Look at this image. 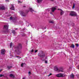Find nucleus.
Wrapping results in <instances>:
<instances>
[{
	"label": "nucleus",
	"mask_w": 79,
	"mask_h": 79,
	"mask_svg": "<svg viewBox=\"0 0 79 79\" xmlns=\"http://www.w3.org/2000/svg\"><path fill=\"white\" fill-rule=\"evenodd\" d=\"M22 48V45L21 44H19L18 46L17 47H15L14 49L15 52H18V53H21V51L20 50V49Z\"/></svg>",
	"instance_id": "obj_1"
},
{
	"label": "nucleus",
	"mask_w": 79,
	"mask_h": 79,
	"mask_svg": "<svg viewBox=\"0 0 79 79\" xmlns=\"http://www.w3.org/2000/svg\"><path fill=\"white\" fill-rule=\"evenodd\" d=\"M38 56L40 58H44L45 56V54L43 52H41L40 53H39Z\"/></svg>",
	"instance_id": "obj_2"
},
{
	"label": "nucleus",
	"mask_w": 79,
	"mask_h": 79,
	"mask_svg": "<svg viewBox=\"0 0 79 79\" xmlns=\"http://www.w3.org/2000/svg\"><path fill=\"white\" fill-rule=\"evenodd\" d=\"M3 29L4 31H5L8 32V26L6 25H4Z\"/></svg>",
	"instance_id": "obj_3"
},
{
	"label": "nucleus",
	"mask_w": 79,
	"mask_h": 79,
	"mask_svg": "<svg viewBox=\"0 0 79 79\" xmlns=\"http://www.w3.org/2000/svg\"><path fill=\"white\" fill-rule=\"evenodd\" d=\"M69 15L71 16H76L77 14L74 11H71Z\"/></svg>",
	"instance_id": "obj_4"
},
{
	"label": "nucleus",
	"mask_w": 79,
	"mask_h": 79,
	"mask_svg": "<svg viewBox=\"0 0 79 79\" xmlns=\"http://www.w3.org/2000/svg\"><path fill=\"white\" fill-rule=\"evenodd\" d=\"M54 70L56 71H57V72L59 71V69H58V65H56L54 67Z\"/></svg>",
	"instance_id": "obj_5"
},
{
	"label": "nucleus",
	"mask_w": 79,
	"mask_h": 79,
	"mask_svg": "<svg viewBox=\"0 0 79 79\" xmlns=\"http://www.w3.org/2000/svg\"><path fill=\"white\" fill-rule=\"evenodd\" d=\"M66 75L64 74V73H60V77H64L65 76H66Z\"/></svg>",
	"instance_id": "obj_6"
},
{
	"label": "nucleus",
	"mask_w": 79,
	"mask_h": 79,
	"mask_svg": "<svg viewBox=\"0 0 79 79\" xmlns=\"http://www.w3.org/2000/svg\"><path fill=\"white\" fill-rule=\"evenodd\" d=\"M5 52H6V51H5V49H3L1 50V54L2 55H4Z\"/></svg>",
	"instance_id": "obj_7"
},
{
	"label": "nucleus",
	"mask_w": 79,
	"mask_h": 79,
	"mask_svg": "<svg viewBox=\"0 0 79 79\" xmlns=\"http://www.w3.org/2000/svg\"><path fill=\"white\" fill-rule=\"evenodd\" d=\"M19 13L22 16H24V13L23 11H20Z\"/></svg>",
	"instance_id": "obj_8"
},
{
	"label": "nucleus",
	"mask_w": 79,
	"mask_h": 79,
	"mask_svg": "<svg viewBox=\"0 0 79 79\" xmlns=\"http://www.w3.org/2000/svg\"><path fill=\"white\" fill-rule=\"evenodd\" d=\"M56 7H52L51 9V10L52 11V12H54V11L56 10Z\"/></svg>",
	"instance_id": "obj_9"
},
{
	"label": "nucleus",
	"mask_w": 79,
	"mask_h": 79,
	"mask_svg": "<svg viewBox=\"0 0 79 79\" xmlns=\"http://www.w3.org/2000/svg\"><path fill=\"white\" fill-rule=\"evenodd\" d=\"M60 72H64L63 71V67H60Z\"/></svg>",
	"instance_id": "obj_10"
},
{
	"label": "nucleus",
	"mask_w": 79,
	"mask_h": 79,
	"mask_svg": "<svg viewBox=\"0 0 79 79\" xmlns=\"http://www.w3.org/2000/svg\"><path fill=\"white\" fill-rule=\"evenodd\" d=\"M60 15H62L64 14V11L60 9Z\"/></svg>",
	"instance_id": "obj_11"
},
{
	"label": "nucleus",
	"mask_w": 79,
	"mask_h": 79,
	"mask_svg": "<svg viewBox=\"0 0 79 79\" xmlns=\"http://www.w3.org/2000/svg\"><path fill=\"white\" fill-rule=\"evenodd\" d=\"M0 10H5V7L3 6H2L0 7Z\"/></svg>",
	"instance_id": "obj_12"
},
{
	"label": "nucleus",
	"mask_w": 79,
	"mask_h": 79,
	"mask_svg": "<svg viewBox=\"0 0 79 79\" xmlns=\"http://www.w3.org/2000/svg\"><path fill=\"white\" fill-rule=\"evenodd\" d=\"M11 7H10V9L12 10H14L15 9H14V6H13V5H11Z\"/></svg>",
	"instance_id": "obj_13"
},
{
	"label": "nucleus",
	"mask_w": 79,
	"mask_h": 79,
	"mask_svg": "<svg viewBox=\"0 0 79 79\" xmlns=\"http://www.w3.org/2000/svg\"><path fill=\"white\" fill-rule=\"evenodd\" d=\"M10 19L11 20V19H13V20H15V19H16V18H15V19L14 18H12V17L10 18Z\"/></svg>",
	"instance_id": "obj_14"
},
{
	"label": "nucleus",
	"mask_w": 79,
	"mask_h": 79,
	"mask_svg": "<svg viewBox=\"0 0 79 79\" xmlns=\"http://www.w3.org/2000/svg\"><path fill=\"white\" fill-rule=\"evenodd\" d=\"M12 32L14 35H15L16 34V31L14 30H13L12 31Z\"/></svg>",
	"instance_id": "obj_15"
},
{
	"label": "nucleus",
	"mask_w": 79,
	"mask_h": 79,
	"mask_svg": "<svg viewBox=\"0 0 79 79\" xmlns=\"http://www.w3.org/2000/svg\"><path fill=\"white\" fill-rule=\"evenodd\" d=\"M10 77H12V78H15V76L13 75L12 74H10Z\"/></svg>",
	"instance_id": "obj_16"
},
{
	"label": "nucleus",
	"mask_w": 79,
	"mask_h": 79,
	"mask_svg": "<svg viewBox=\"0 0 79 79\" xmlns=\"http://www.w3.org/2000/svg\"><path fill=\"white\" fill-rule=\"evenodd\" d=\"M70 47H72V48H75V45L73 44H72V45L70 46Z\"/></svg>",
	"instance_id": "obj_17"
},
{
	"label": "nucleus",
	"mask_w": 79,
	"mask_h": 79,
	"mask_svg": "<svg viewBox=\"0 0 79 79\" xmlns=\"http://www.w3.org/2000/svg\"><path fill=\"white\" fill-rule=\"evenodd\" d=\"M74 75H73V73L70 76V77L71 78H74Z\"/></svg>",
	"instance_id": "obj_18"
},
{
	"label": "nucleus",
	"mask_w": 79,
	"mask_h": 79,
	"mask_svg": "<svg viewBox=\"0 0 79 79\" xmlns=\"http://www.w3.org/2000/svg\"><path fill=\"white\" fill-rule=\"evenodd\" d=\"M29 9L31 12H32V11H34V10L32 8H29Z\"/></svg>",
	"instance_id": "obj_19"
},
{
	"label": "nucleus",
	"mask_w": 79,
	"mask_h": 79,
	"mask_svg": "<svg viewBox=\"0 0 79 79\" xmlns=\"http://www.w3.org/2000/svg\"><path fill=\"white\" fill-rule=\"evenodd\" d=\"M42 0H37L38 3H40L42 2Z\"/></svg>",
	"instance_id": "obj_20"
},
{
	"label": "nucleus",
	"mask_w": 79,
	"mask_h": 79,
	"mask_svg": "<svg viewBox=\"0 0 79 79\" xmlns=\"http://www.w3.org/2000/svg\"><path fill=\"white\" fill-rule=\"evenodd\" d=\"M76 5V4H74V3H73V7H72L73 9H74V8H75V6Z\"/></svg>",
	"instance_id": "obj_21"
},
{
	"label": "nucleus",
	"mask_w": 79,
	"mask_h": 79,
	"mask_svg": "<svg viewBox=\"0 0 79 79\" xmlns=\"http://www.w3.org/2000/svg\"><path fill=\"white\" fill-rule=\"evenodd\" d=\"M56 77H60V74H56Z\"/></svg>",
	"instance_id": "obj_22"
},
{
	"label": "nucleus",
	"mask_w": 79,
	"mask_h": 79,
	"mask_svg": "<svg viewBox=\"0 0 79 79\" xmlns=\"http://www.w3.org/2000/svg\"><path fill=\"white\" fill-rule=\"evenodd\" d=\"M12 45H13V43H11L10 44V48H11V47H12Z\"/></svg>",
	"instance_id": "obj_23"
},
{
	"label": "nucleus",
	"mask_w": 79,
	"mask_h": 79,
	"mask_svg": "<svg viewBox=\"0 0 79 79\" xmlns=\"http://www.w3.org/2000/svg\"><path fill=\"white\" fill-rule=\"evenodd\" d=\"M49 23H53V21L50 20L49 21Z\"/></svg>",
	"instance_id": "obj_24"
},
{
	"label": "nucleus",
	"mask_w": 79,
	"mask_h": 79,
	"mask_svg": "<svg viewBox=\"0 0 79 79\" xmlns=\"http://www.w3.org/2000/svg\"><path fill=\"white\" fill-rule=\"evenodd\" d=\"M12 67L11 66H8L7 68H8V69H10V68H11Z\"/></svg>",
	"instance_id": "obj_25"
},
{
	"label": "nucleus",
	"mask_w": 79,
	"mask_h": 79,
	"mask_svg": "<svg viewBox=\"0 0 79 79\" xmlns=\"http://www.w3.org/2000/svg\"><path fill=\"white\" fill-rule=\"evenodd\" d=\"M45 63H48V60H45Z\"/></svg>",
	"instance_id": "obj_26"
},
{
	"label": "nucleus",
	"mask_w": 79,
	"mask_h": 79,
	"mask_svg": "<svg viewBox=\"0 0 79 79\" xmlns=\"http://www.w3.org/2000/svg\"><path fill=\"white\" fill-rule=\"evenodd\" d=\"M52 75V74L50 73V74H49V75H48V77H49V76H51V75Z\"/></svg>",
	"instance_id": "obj_27"
},
{
	"label": "nucleus",
	"mask_w": 79,
	"mask_h": 79,
	"mask_svg": "<svg viewBox=\"0 0 79 79\" xmlns=\"http://www.w3.org/2000/svg\"><path fill=\"white\" fill-rule=\"evenodd\" d=\"M23 65H24V64L23 63H22L21 64V66L22 67H23Z\"/></svg>",
	"instance_id": "obj_28"
},
{
	"label": "nucleus",
	"mask_w": 79,
	"mask_h": 79,
	"mask_svg": "<svg viewBox=\"0 0 79 79\" xmlns=\"http://www.w3.org/2000/svg\"><path fill=\"white\" fill-rule=\"evenodd\" d=\"M3 76H4V75L1 74L0 75V77H3Z\"/></svg>",
	"instance_id": "obj_29"
},
{
	"label": "nucleus",
	"mask_w": 79,
	"mask_h": 79,
	"mask_svg": "<svg viewBox=\"0 0 79 79\" xmlns=\"http://www.w3.org/2000/svg\"><path fill=\"white\" fill-rule=\"evenodd\" d=\"M22 36H26V34H23L22 35Z\"/></svg>",
	"instance_id": "obj_30"
},
{
	"label": "nucleus",
	"mask_w": 79,
	"mask_h": 79,
	"mask_svg": "<svg viewBox=\"0 0 79 79\" xmlns=\"http://www.w3.org/2000/svg\"><path fill=\"white\" fill-rule=\"evenodd\" d=\"M18 3H22V2H21L20 1H18Z\"/></svg>",
	"instance_id": "obj_31"
},
{
	"label": "nucleus",
	"mask_w": 79,
	"mask_h": 79,
	"mask_svg": "<svg viewBox=\"0 0 79 79\" xmlns=\"http://www.w3.org/2000/svg\"><path fill=\"white\" fill-rule=\"evenodd\" d=\"M47 11H50L51 10V9H48L47 10Z\"/></svg>",
	"instance_id": "obj_32"
},
{
	"label": "nucleus",
	"mask_w": 79,
	"mask_h": 79,
	"mask_svg": "<svg viewBox=\"0 0 79 79\" xmlns=\"http://www.w3.org/2000/svg\"><path fill=\"white\" fill-rule=\"evenodd\" d=\"M76 45L77 47H78V46H79V44H77Z\"/></svg>",
	"instance_id": "obj_33"
},
{
	"label": "nucleus",
	"mask_w": 79,
	"mask_h": 79,
	"mask_svg": "<svg viewBox=\"0 0 79 79\" xmlns=\"http://www.w3.org/2000/svg\"><path fill=\"white\" fill-rule=\"evenodd\" d=\"M38 51V50H36L35 51V53H37V52Z\"/></svg>",
	"instance_id": "obj_34"
},
{
	"label": "nucleus",
	"mask_w": 79,
	"mask_h": 79,
	"mask_svg": "<svg viewBox=\"0 0 79 79\" xmlns=\"http://www.w3.org/2000/svg\"><path fill=\"white\" fill-rule=\"evenodd\" d=\"M6 2H9V0H6Z\"/></svg>",
	"instance_id": "obj_35"
},
{
	"label": "nucleus",
	"mask_w": 79,
	"mask_h": 79,
	"mask_svg": "<svg viewBox=\"0 0 79 79\" xmlns=\"http://www.w3.org/2000/svg\"><path fill=\"white\" fill-rule=\"evenodd\" d=\"M31 52H34V50H32L31 51Z\"/></svg>",
	"instance_id": "obj_36"
},
{
	"label": "nucleus",
	"mask_w": 79,
	"mask_h": 79,
	"mask_svg": "<svg viewBox=\"0 0 79 79\" xmlns=\"http://www.w3.org/2000/svg\"><path fill=\"white\" fill-rule=\"evenodd\" d=\"M47 58H48V57H46L45 59H47Z\"/></svg>",
	"instance_id": "obj_37"
},
{
	"label": "nucleus",
	"mask_w": 79,
	"mask_h": 79,
	"mask_svg": "<svg viewBox=\"0 0 79 79\" xmlns=\"http://www.w3.org/2000/svg\"><path fill=\"white\" fill-rule=\"evenodd\" d=\"M28 73L29 74H31V72H28Z\"/></svg>",
	"instance_id": "obj_38"
},
{
	"label": "nucleus",
	"mask_w": 79,
	"mask_h": 79,
	"mask_svg": "<svg viewBox=\"0 0 79 79\" xmlns=\"http://www.w3.org/2000/svg\"><path fill=\"white\" fill-rule=\"evenodd\" d=\"M30 25L31 27H32V26H33V25Z\"/></svg>",
	"instance_id": "obj_39"
},
{
	"label": "nucleus",
	"mask_w": 79,
	"mask_h": 79,
	"mask_svg": "<svg viewBox=\"0 0 79 79\" xmlns=\"http://www.w3.org/2000/svg\"><path fill=\"white\" fill-rule=\"evenodd\" d=\"M78 69H79V65H78Z\"/></svg>",
	"instance_id": "obj_40"
},
{
	"label": "nucleus",
	"mask_w": 79,
	"mask_h": 79,
	"mask_svg": "<svg viewBox=\"0 0 79 79\" xmlns=\"http://www.w3.org/2000/svg\"><path fill=\"white\" fill-rule=\"evenodd\" d=\"M2 70H1V69L0 70V72H1V71H2Z\"/></svg>",
	"instance_id": "obj_41"
},
{
	"label": "nucleus",
	"mask_w": 79,
	"mask_h": 79,
	"mask_svg": "<svg viewBox=\"0 0 79 79\" xmlns=\"http://www.w3.org/2000/svg\"><path fill=\"white\" fill-rule=\"evenodd\" d=\"M23 79H26V78L25 77H24L23 78Z\"/></svg>",
	"instance_id": "obj_42"
},
{
	"label": "nucleus",
	"mask_w": 79,
	"mask_h": 79,
	"mask_svg": "<svg viewBox=\"0 0 79 79\" xmlns=\"http://www.w3.org/2000/svg\"><path fill=\"white\" fill-rule=\"evenodd\" d=\"M53 0H50L51 1H53Z\"/></svg>",
	"instance_id": "obj_43"
},
{
	"label": "nucleus",
	"mask_w": 79,
	"mask_h": 79,
	"mask_svg": "<svg viewBox=\"0 0 79 79\" xmlns=\"http://www.w3.org/2000/svg\"><path fill=\"white\" fill-rule=\"evenodd\" d=\"M17 29H18L17 28L15 29V30H17Z\"/></svg>",
	"instance_id": "obj_44"
},
{
	"label": "nucleus",
	"mask_w": 79,
	"mask_h": 79,
	"mask_svg": "<svg viewBox=\"0 0 79 79\" xmlns=\"http://www.w3.org/2000/svg\"><path fill=\"white\" fill-rule=\"evenodd\" d=\"M46 29V27L44 28V29Z\"/></svg>",
	"instance_id": "obj_45"
},
{
	"label": "nucleus",
	"mask_w": 79,
	"mask_h": 79,
	"mask_svg": "<svg viewBox=\"0 0 79 79\" xmlns=\"http://www.w3.org/2000/svg\"><path fill=\"white\" fill-rule=\"evenodd\" d=\"M57 47H58V48L59 47V46H57Z\"/></svg>",
	"instance_id": "obj_46"
},
{
	"label": "nucleus",
	"mask_w": 79,
	"mask_h": 79,
	"mask_svg": "<svg viewBox=\"0 0 79 79\" xmlns=\"http://www.w3.org/2000/svg\"><path fill=\"white\" fill-rule=\"evenodd\" d=\"M17 57H19V56H17Z\"/></svg>",
	"instance_id": "obj_47"
},
{
	"label": "nucleus",
	"mask_w": 79,
	"mask_h": 79,
	"mask_svg": "<svg viewBox=\"0 0 79 79\" xmlns=\"http://www.w3.org/2000/svg\"><path fill=\"white\" fill-rule=\"evenodd\" d=\"M51 14H52V13H51Z\"/></svg>",
	"instance_id": "obj_48"
},
{
	"label": "nucleus",
	"mask_w": 79,
	"mask_h": 79,
	"mask_svg": "<svg viewBox=\"0 0 79 79\" xmlns=\"http://www.w3.org/2000/svg\"><path fill=\"white\" fill-rule=\"evenodd\" d=\"M24 7H26V6H24Z\"/></svg>",
	"instance_id": "obj_49"
},
{
	"label": "nucleus",
	"mask_w": 79,
	"mask_h": 79,
	"mask_svg": "<svg viewBox=\"0 0 79 79\" xmlns=\"http://www.w3.org/2000/svg\"><path fill=\"white\" fill-rule=\"evenodd\" d=\"M43 60V61H44V60Z\"/></svg>",
	"instance_id": "obj_50"
}]
</instances>
